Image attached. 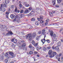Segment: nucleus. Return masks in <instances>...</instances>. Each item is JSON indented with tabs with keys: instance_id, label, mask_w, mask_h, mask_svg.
<instances>
[{
	"instance_id": "obj_1",
	"label": "nucleus",
	"mask_w": 63,
	"mask_h": 63,
	"mask_svg": "<svg viewBox=\"0 0 63 63\" xmlns=\"http://www.w3.org/2000/svg\"><path fill=\"white\" fill-rule=\"evenodd\" d=\"M7 5L6 3H5L4 5L3 4V3L1 4L0 7V11L4 12L6 11V9L7 8Z\"/></svg>"
},
{
	"instance_id": "obj_2",
	"label": "nucleus",
	"mask_w": 63,
	"mask_h": 63,
	"mask_svg": "<svg viewBox=\"0 0 63 63\" xmlns=\"http://www.w3.org/2000/svg\"><path fill=\"white\" fill-rule=\"evenodd\" d=\"M29 37V41H31L32 40V36H31V34H27L25 36V37L27 39Z\"/></svg>"
},
{
	"instance_id": "obj_3",
	"label": "nucleus",
	"mask_w": 63,
	"mask_h": 63,
	"mask_svg": "<svg viewBox=\"0 0 63 63\" xmlns=\"http://www.w3.org/2000/svg\"><path fill=\"white\" fill-rule=\"evenodd\" d=\"M50 34L51 36L52 37H53V38H55L56 37V34H53V31H51L50 30Z\"/></svg>"
},
{
	"instance_id": "obj_4",
	"label": "nucleus",
	"mask_w": 63,
	"mask_h": 63,
	"mask_svg": "<svg viewBox=\"0 0 63 63\" xmlns=\"http://www.w3.org/2000/svg\"><path fill=\"white\" fill-rule=\"evenodd\" d=\"M9 53L10 55H11V57L12 58H14V54L13 52H12L9 51Z\"/></svg>"
},
{
	"instance_id": "obj_5",
	"label": "nucleus",
	"mask_w": 63,
	"mask_h": 63,
	"mask_svg": "<svg viewBox=\"0 0 63 63\" xmlns=\"http://www.w3.org/2000/svg\"><path fill=\"white\" fill-rule=\"evenodd\" d=\"M15 17V19H13V21H16L17 22H19L20 21L18 20V18H17V16H16V17Z\"/></svg>"
},
{
	"instance_id": "obj_6",
	"label": "nucleus",
	"mask_w": 63,
	"mask_h": 63,
	"mask_svg": "<svg viewBox=\"0 0 63 63\" xmlns=\"http://www.w3.org/2000/svg\"><path fill=\"white\" fill-rule=\"evenodd\" d=\"M11 41L12 42H14V43H15V44L17 42V40L15 39V38L12 39L11 40Z\"/></svg>"
},
{
	"instance_id": "obj_7",
	"label": "nucleus",
	"mask_w": 63,
	"mask_h": 63,
	"mask_svg": "<svg viewBox=\"0 0 63 63\" xmlns=\"http://www.w3.org/2000/svg\"><path fill=\"white\" fill-rule=\"evenodd\" d=\"M43 16L42 15H41L40 16L39 18H37V20H38V21H40L41 20H43Z\"/></svg>"
},
{
	"instance_id": "obj_8",
	"label": "nucleus",
	"mask_w": 63,
	"mask_h": 63,
	"mask_svg": "<svg viewBox=\"0 0 63 63\" xmlns=\"http://www.w3.org/2000/svg\"><path fill=\"white\" fill-rule=\"evenodd\" d=\"M56 52H54L50 56L51 58H52V57H54V56L55 55H56Z\"/></svg>"
},
{
	"instance_id": "obj_9",
	"label": "nucleus",
	"mask_w": 63,
	"mask_h": 63,
	"mask_svg": "<svg viewBox=\"0 0 63 63\" xmlns=\"http://www.w3.org/2000/svg\"><path fill=\"white\" fill-rule=\"evenodd\" d=\"M29 13V10L28 9H26L24 12V14H27L28 13Z\"/></svg>"
},
{
	"instance_id": "obj_10",
	"label": "nucleus",
	"mask_w": 63,
	"mask_h": 63,
	"mask_svg": "<svg viewBox=\"0 0 63 63\" xmlns=\"http://www.w3.org/2000/svg\"><path fill=\"white\" fill-rule=\"evenodd\" d=\"M10 16L12 19H14V18H15L16 16H15V15H14V14H11Z\"/></svg>"
},
{
	"instance_id": "obj_11",
	"label": "nucleus",
	"mask_w": 63,
	"mask_h": 63,
	"mask_svg": "<svg viewBox=\"0 0 63 63\" xmlns=\"http://www.w3.org/2000/svg\"><path fill=\"white\" fill-rule=\"evenodd\" d=\"M36 33L35 32H34L32 33V36L33 38H35L36 37Z\"/></svg>"
},
{
	"instance_id": "obj_12",
	"label": "nucleus",
	"mask_w": 63,
	"mask_h": 63,
	"mask_svg": "<svg viewBox=\"0 0 63 63\" xmlns=\"http://www.w3.org/2000/svg\"><path fill=\"white\" fill-rule=\"evenodd\" d=\"M8 52L5 53V56L7 57V58H10V55H9L8 54Z\"/></svg>"
},
{
	"instance_id": "obj_13",
	"label": "nucleus",
	"mask_w": 63,
	"mask_h": 63,
	"mask_svg": "<svg viewBox=\"0 0 63 63\" xmlns=\"http://www.w3.org/2000/svg\"><path fill=\"white\" fill-rule=\"evenodd\" d=\"M52 53V50H50L49 51L48 54L49 55H51V53Z\"/></svg>"
},
{
	"instance_id": "obj_14",
	"label": "nucleus",
	"mask_w": 63,
	"mask_h": 63,
	"mask_svg": "<svg viewBox=\"0 0 63 63\" xmlns=\"http://www.w3.org/2000/svg\"><path fill=\"white\" fill-rule=\"evenodd\" d=\"M53 5H55V3H56V0H52V2Z\"/></svg>"
},
{
	"instance_id": "obj_15",
	"label": "nucleus",
	"mask_w": 63,
	"mask_h": 63,
	"mask_svg": "<svg viewBox=\"0 0 63 63\" xmlns=\"http://www.w3.org/2000/svg\"><path fill=\"white\" fill-rule=\"evenodd\" d=\"M40 36H37L36 37V39L37 41H39L40 40Z\"/></svg>"
},
{
	"instance_id": "obj_16",
	"label": "nucleus",
	"mask_w": 63,
	"mask_h": 63,
	"mask_svg": "<svg viewBox=\"0 0 63 63\" xmlns=\"http://www.w3.org/2000/svg\"><path fill=\"white\" fill-rule=\"evenodd\" d=\"M61 45V43L60 41H59L57 43V45L58 46H60Z\"/></svg>"
},
{
	"instance_id": "obj_17",
	"label": "nucleus",
	"mask_w": 63,
	"mask_h": 63,
	"mask_svg": "<svg viewBox=\"0 0 63 63\" xmlns=\"http://www.w3.org/2000/svg\"><path fill=\"white\" fill-rule=\"evenodd\" d=\"M35 24L36 25H38L40 24L39 22L38 21H36L35 22Z\"/></svg>"
},
{
	"instance_id": "obj_18",
	"label": "nucleus",
	"mask_w": 63,
	"mask_h": 63,
	"mask_svg": "<svg viewBox=\"0 0 63 63\" xmlns=\"http://www.w3.org/2000/svg\"><path fill=\"white\" fill-rule=\"evenodd\" d=\"M34 11H32L30 13L28 14V15H29V16H31L32 15H33V14H34Z\"/></svg>"
},
{
	"instance_id": "obj_19",
	"label": "nucleus",
	"mask_w": 63,
	"mask_h": 63,
	"mask_svg": "<svg viewBox=\"0 0 63 63\" xmlns=\"http://www.w3.org/2000/svg\"><path fill=\"white\" fill-rule=\"evenodd\" d=\"M8 33L9 34V35H13V32L11 31H9L8 32Z\"/></svg>"
},
{
	"instance_id": "obj_20",
	"label": "nucleus",
	"mask_w": 63,
	"mask_h": 63,
	"mask_svg": "<svg viewBox=\"0 0 63 63\" xmlns=\"http://www.w3.org/2000/svg\"><path fill=\"white\" fill-rule=\"evenodd\" d=\"M55 49L56 50H58L59 49V47L58 46H56L55 48Z\"/></svg>"
},
{
	"instance_id": "obj_21",
	"label": "nucleus",
	"mask_w": 63,
	"mask_h": 63,
	"mask_svg": "<svg viewBox=\"0 0 63 63\" xmlns=\"http://www.w3.org/2000/svg\"><path fill=\"white\" fill-rule=\"evenodd\" d=\"M5 26L4 25L3 26V25H1V24H0V28H5Z\"/></svg>"
},
{
	"instance_id": "obj_22",
	"label": "nucleus",
	"mask_w": 63,
	"mask_h": 63,
	"mask_svg": "<svg viewBox=\"0 0 63 63\" xmlns=\"http://www.w3.org/2000/svg\"><path fill=\"white\" fill-rule=\"evenodd\" d=\"M5 4H8L9 3V0H5Z\"/></svg>"
},
{
	"instance_id": "obj_23",
	"label": "nucleus",
	"mask_w": 63,
	"mask_h": 63,
	"mask_svg": "<svg viewBox=\"0 0 63 63\" xmlns=\"http://www.w3.org/2000/svg\"><path fill=\"white\" fill-rule=\"evenodd\" d=\"M49 14L50 16H53V14H52V13L51 12H49Z\"/></svg>"
},
{
	"instance_id": "obj_24",
	"label": "nucleus",
	"mask_w": 63,
	"mask_h": 63,
	"mask_svg": "<svg viewBox=\"0 0 63 63\" xmlns=\"http://www.w3.org/2000/svg\"><path fill=\"white\" fill-rule=\"evenodd\" d=\"M41 42H42L43 44H44L45 42H46V40H45V39L44 38V39H43L42 40Z\"/></svg>"
},
{
	"instance_id": "obj_25",
	"label": "nucleus",
	"mask_w": 63,
	"mask_h": 63,
	"mask_svg": "<svg viewBox=\"0 0 63 63\" xmlns=\"http://www.w3.org/2000/svg\"><path fill=\"white\" fill-rule=\"evenodd\" d=\"M29 53L30 55L31 54H33V52L32 51H30L29 52Z\"/></svg>"
},
{
	"instance_id": "obj_26",
	"label": "nucleus",
	"mask_w": 63,
	"mask_h": 63,
	"mask_svg": "<svg viewBox=\"0 0 63 63\" xmlns=\"http://www.w3.org/2000/svg\"><path fill=\"white\" fill-rule=\"evenodd\" d=\"M45 29H43L42 30V34H44V33H45Z\"/></svg>"
},
{
	"instance_id": "obj_27",
	"label": "nucleus",
	"mask_w": 63,
	"mask_h": 63,
	"mask_svg": "<svg viewBox=\"0 0 63 63\" xmlns=\"http://www.w3.org/2000/svg\"><path fill=\"white\" fill-rule=\"evenodd\" d=\"M21 48L23 49V50H25V46H21Z\"/></svg>"
},
{
	"instance_id": "obj_28",
	"label": "nucleus",
	"mask_w": 63,
	"mask_h": 63,
	"mask_svg": "<svg viewBox=\"0 0 63 63\" xmlns=\"http://www.w3.org/2000/svg\"><path fill=\"white\" fill-rule=\"evenodd\" d=\"M18 45L20 47H21V43H18Z\"/></svg>"
},
{
	"instance_id": "obj_29",
	"label": "nucleus",
	"mask_w": 63,
	"mask_h": 63,
	"mask_svg": "<svg viewBox=\"0 0 63 63\" xmlns=\"http://www.w3.org/2000/svg\"><path fill=\"white\" fill-rule=\"evenodd\" d=\"M12 46L13 47V48H15V47H16V45H14L13 44L12 45Z\"/></svg>"
},
{
	"instance_id": "obj_30",
	"label": "nucleus",
	"mask_w": 63,
	"mask_h": 63,
	"mask_svg": "<svg viewBox=\"0 0 63 63\" xmlns=\"http://www.w3.org/2000/svg\"><path fill=\"white\" fill-rule=\"evenodd\" d=\"M15 7V6L14 5H11L10 6V8L11 9H13Z\"/></svg>"
},
{
	"instance_id": "obj_31",
	"label": "nucleus",
	"mask_w": 63,
	"mask_h": 63,
	"mask_svg": "<svg viewBox=\"0 0 63 63\" xmlns=\"http://www.w3.org/2000/svg\"><path fill=\"white\" fill-rule=\"evenodd\" d=\"M0 59L1 60H3L4 59V57H3V56H1L0 57Z\"/></svg>"
},
{
	"instance_id": "obj_32",
	"label": "nucleus",
	"mask_w": 63,
	"mask_h": 63,
	"mask_svg": "<svg viewBox=\"0 0 63 63\" xmlns=\"http://www.w3.org/2000/svg\"><path fill=\"white\" fill-rule=\"evenodd\" d=\"M59 56L58 55V54H57L56 55V58H57V59H59Z\"/></svg>"
},
{
	"instance_id": "obj_33",
	"label": "nucleus",
	"mask_w": 63,
	"mask_h": 63,
	"mask_svg": "<svg viewBox=\"0 0 63 63\" xmlns=\"http://www.w3.org/2000/svg\"><path fill=\"white\" fill-rule=\"evenodd\" d=\"M58 3H60L61 2L62 0H57Z\"/></svg>"
},
{
	"instance_id": "obj_34",
	"label": "nucleus",
	"mask_w": 63,
	"mask_h": 63,
	"mask_svg": "<svg viewBox=\"0 0 63 63\" xmlns=\"http://www.w3.org/2000/svg\"><path fill=\"white\" fill-rule=\"evenodd\" d=\"M31 21H35V18H32L31 20Z\"/></svg>"
},
{
	"instance_id": "obj_35",
	"label": "nucleus",
	"mask_w": 63,
	"mask_h": 63,
	"mask_svg": "<svg viewBox=\"0 0 63 63\" xmlns=\"http://www.w3.org/2000/svg\"><path fill=\"white\" fill-rule=\"evenodd\" d=\"M40 21V23H44V21L43 20H41L40 21Z\"/></svg>"
},
{
	"instance_id": "obj_36",
	"label": "nucleus",
	"mask_w": 63,
	"mask_h": 63,
	"mask_svg": "<svg viewBox=\"0 0 63 63\" xmlns=\"http://www.w3.org/2000/svg\"><path fill=\"white\" fill-rule=\"evenodd\" d=\"M26 46V44L25 43H24L22 44V45L21 47H25Z\"/></svg>"
},
{
	"instance_id": "obj_37",
	"label": "nucleus",
	"mask_w": 63,
	"mask_h": 63,
	"mask_svg": "<svg viewBox=\"0 0 63 63\" xmlns=\"http://www.w3.org/2000/svg\"><path fill=\"white\" fill-rule=\"evenodd\" d=\"M32 45H35V41L33 40L32 42Z\"/></svg>"
},
{
	"instance_id": "obj_38",
	"label": "nucleus",
	"mask_w": 63,
	"mask_h": 63,
	"mask_svg": "<svg viewBox=\"0 0 63 63\" xmlns=\"http://www.w3.org/2000/svg\"><path fill=\"white\" fill-rule=\"evenodd\" d=\"M43 50L44 51H46V50H47V48L44 47L43 48Z\"/></svg>"
},
{
	"instance_id": "obj_39",
	"label": "nucleus",
	"mask_w": 63,
	"mask_h": 63,
	"mask_svg": "<svg viewBox=\"0 0 63 63\" xmlns=\"http://www.w3.org/2000/svg\"><path fill=\"white\" fill-rule=\"evenodd\" d=\"M8 61V59H6L5 60V62L6 63H7Z\"/></svg>"
},
{
	"instance_id": "obj_40",
	"label": "nucleus",
	"mask_w": 63,
	"mask_h": 63,
	"mask_svg": "<svg viewBox=\"0 0 63 63\" xmlns=\"http://www.w3.org/2000/svg\"><path fill=\"white\" fill-rule=\"evenodd\" d=\"M47 49H50L51 48V47L50 46H49L47 47Z\"/></svg>"
},
{
	"instance_id": "obj_41",
	"label": "nucleus",
	"mask_w": 63,
	"mask_h": 63,
	"mask_svg": "<svg viewBox=\"0 0 63 63\" xmlns=\"http://www.w3.org/2000/svg\"><path fill=\"white\" fill-rule=\"evenodd\" d=\"M31 50H34V48L33 47H31Z\"/></svg>"
},
{
	"instance_id": "obj_42",
	"label": "nucleus",
	"mask_w": 63,
	"mask_h": 63,
	"mask_svg": "<svg viewBox=\"0 0 63 63\" xmlns=\"http://www.w3.org/2000/svg\"><path fill=\"white\" fill-rule=\"evenodd\" d=\"M38 33L39 34H41L42 33V31H38Z\"/></svg>"
},
{
	"instance_id": "obj_43",
	"label": "nucleus",
	"mask_w": 63,
	"mask_h": 63,
	"mask_svg": "<svg viewBox=\"0 0 63 63\" xmlns=\"http://www.w3.org/2000/svg\"><path fill=\"white\" fill-rule=\"evenodd\" d=\"M46 42H47V43H50V41H49V40H46Z\"/></svg>"
},
{
	"instance_id": "obj_44",
	"label": "nucleus",
	"mask_w": 63,
	"mask_h": 63,
	"mask_svg": "<svg viewBox=\"0 0 63 63\" xmlns=\"http://www.w3.org/2000/svg\"><path fill=\"white\" fill-rule=\"evenodd\" d=\"M25 6L26 7H29V4H26L25 5Z\"/></svg>"
},
{
	"instance_id": "obj_45",
	"label": "nucleus",
	"mask_w": 63,
	"mask_h": 63,
	"mask_svg": "<svg viewBox=\"0 0 63 63\" xmlns=\"http://www.w3.org/2000/svg\"><path fill=\"white\" fill-rule=\"evenodd\" d=\"M57 41V38H54L53 39V41Z\"/></svg>"
},
{
	"instance_id": "obj_46",
	"label": "nucleus",
	"mask_w": 63,
	"mask_h": 63,
	"mask_svg": "<svg viewBox=\"0 0 63 63\" xmlns=\"http://www.w3.org/2000/svg\"><path fill=\"white\" fill-rule=\"evenodd\" d=\"M23 10H21L20 11V13H21H21H23Z\"/></svg>"
},
{
	"instance_id": "obj_47",
	"label": "nucleus",
	"mask_w": 63,
	"mask_h": 63,
	"mask_svg": "<svg viewBox=\"0 0 63 63\" xmlns=\"http://www.w3.org/2000/svg\"><path fill=\"white\" fill-rule=\"evenodd\" d=\"M38 45V43H36L35 44H34V46L35 47H36V46H37V45Z\"/></svg>"
},
{
	"instance_id": "obj_48",
	"label": "nucleus",
	"mask_w": 63,
	"mask_h": 63,
	"mask_svg": "<svg viewBox=\"0 0 63 63\" xmlns=\"http://www.w3.org/2000/svg\"><path fill=\"white\" fill-rule=\"evenodd\" d=\"M49 19H47V20H46V21H47V22H49Z\"/></svg>"
},
{
	"instance_id": "obj_49",
	"label": "nucleus",
	"mask_w": 63,
	"mask_h": 63,
	"mask_svg": "<svg viewBox=\"0 0 63 63\" xmlns=\"http://www.w3.org/2000/svg\"><path fill=\"white\" fill-rule=\"evenodd\" d=\"M22 5H21V4H20L19 5V7H20V8H21V7H22Z\"/></svg>"
},
{
	"instance_id": "obj_50",
	"label": "nucleus",
	"mask_w": 63,
	"mask_h": 63,
	"mask_svg": "<svg viewBox=\"0 0 63 63\" xmlns=\"http://www.w3.org/2000/svg\"><path fill=\"white\" fill-rule=\"evenodd\" d=\"M6 15H8L9 13L8 12H6Z\"/></svg>"
},
{
	"instance_id": "obj_51",
	"label": "nucleus",
	"mask_w": 63,
	"mask_h": 63,
	"mask_svg": "<svg viewBox=\"0 0 63 63\" xmlns=\"http://www.w3.org/2000/svg\"><path fill=\"white\" fill-rule=\"evenodd\" d=\"M9 35H10V34L8 32L6 34V36H9Z\"/></svg>"
},
{
	"instance_id": "obj_52",
	"label": "nucleus",
	"mask_w": 63,
	"mask_h": 63,
	"mask_svg": "<svg viewBox=\"0 0 63 63\" xmlns=\"http://www.w3.org/2000/svg\"><path fill=\"white\" fill-rule=\"evenodd\" d=\"M62 55V54L61 53H60L59 55V57H60L61 56V55Z\"/></svg>"
},
{
	"instance_id": "obj_53",
	"label": "nucleus",
	"mask_w": 63,
	"mask_h": 63,
	"mask_svg": "<svg viewBox=\"0 0 63 63\" xmlns=\"http://www.w3.org/2000/svg\"><path fill=\"white\" fill-rule=\"evenodd\" d=\"M52 48L53 49H55V47H54V46H53L52 47Z\"/></svg>"
},
{
	"instance_id": "obj_54",
	"label": "nucleus",
	"mask_w": 63,
	"mask_h": 63,
	"mask_svg": "<svg viewBox=\"0 0 63 63\" xmlns=\"http://www.w3.org/2000/svg\"><path fill=\"white\" fill-rule=\"evenodd\" d=\"M7 10L8 12H10L11 11V10H10V8H8Z\"/></svg>"
},
{
	"instance_id": "obj_55",
	"label": "nucleus",
	"mask_w": 63,
	"mask_h": 63,
	"mask_svg": "<svg viewBox=\"0 0 63 63\" xmlns=\"http://www.w3.org/2000/svg\"><path fill=\"white\" fill-rule=\"evenodd\" d=\"M17 8H16L15 9V12H16L17 11Z\"/></svg>"
},
{
	"instance_id": "obj_56",
	"label": "nucleus",
	"mask_w": 63,
	"mask_h": 63,
	"mask_svg": "<svg viewBox=\"0 0 63 63\" xmlns=\"http://www.w3.org/2000/svg\"><path fill=\"white\" fill-rule=\"evenodd\" d=\"M9 16V15H6V17L7 18H8L9 17H8Z\"/></svg>"
},
{
	"instance_id": "obj_57",
	"label": "nucleus",
	"mask_w": 63,
	"mask_h": 63,
	"mask_svg": "<svg viewBox=\"0 0 63 63\" xmlns=\"http://www.w3.org/2000/svg\"><path fill=\"white\" fill-rule=\"evenodd\" d=\"M55 7H59V5H56L55 6Z\"/></svg>"
},
{
	"instance_id": "obj_58",
	"label": "nucleus",
	"mask_w": 63,
	"mask_h": 63,
	"mask_svg": "<svg viewBox=\"0 0 63 63\" xmlns=\"http://www.w3.org/2000/svg\"><path fill=\"white\" fill-rule=\"evenodd\" d=\"M32 47V46L31 45V44H30L29 46V47L30 48H31Z\"/></svg>"
},
{
	"instance_id": "obj_59",
	"label": "nucleus",
	"mask_w": 63,
	"mask_h": 63,
	"mask_svg": "<svg viewBox=\"0 0 63 63\" xmlns=\"http://www.w3.org/2000/svg\"><path fill=\"white\" fill-rule=\"evenodd\" d=\"M32 28H33V27H32V26H31L30 29H32Z\"/></svg>"
},
{
	"instance_id": "obj_60",
	"label": "nucleus",
	"mask_w": 63,
	"mask_h": 63,
	"mask_svg": "<svg viewBox=\"0 0 63 63\" xmlns=\"http://www.w3.org/2000/svg\"><path fill=\"white\" fill-rule=\"evenodd\" d=\"M29 10H30V11H31V10H32V8H31V7H30L29 8Z\"/></svg>"
},
{
	"instance_id": "obj_61",
	"label": "nucleus",
	"mask_w": 63,
	"mask_h": 63,
	"mask_svg": "<svg viewBox=\"0 0 63 63\" xmlns=\"http://www.w3.org/2000/svg\"><path fill=\"white\" fill-rule=\"evenodd\" d=\"M16 12H17V13H19V12H20V11L19 10H17V11Z\"/></svg>"
},
{
	"instance_id": "obj_62",
	"label": "nucleus",
	"mask_w": 63,
	"mask_h": 63,
	"mask_svg": "<svg viewBox=\"0 0 63 63\" xmlns=\"http://www.w3.org/2000/svg\"><path fill=\"white\" fill-rule=\"evenodd\" d=\"M32 58H33V59H34V61H35V60H36V59H35V57H33Z\"/></svg>"
},
{
	"instance_id": "obj_63",
	"label": "nucleus",
	"mask_w": 63,
	"mask_h": 63,
	"mask_svg": "<svg viewBox=\"0 0 63 63\" xmlns=\"http://www.w3.org/2000/svg\"><path fill=\"white\" fill-rule=\"evenodd\" d=\"M34 54H37V53H38V52H36V51H35L34 52Z\"/></svg>"
},
{
	"instance_id": "obj_64",
	"label": "nucleus",
	"mask_w": 63,
	"mask_h": 63,
	"mask_svg": "<svg viewBox=\"0 0 63 63\" xmlns=\"http://www.w3.org/2000/svg\"><path fill=\"white\" fill-rule=\"evenodd\" d=\"M47 22H46L45 24V25L47 26Z\"/></svg>"
}]
</instances>
